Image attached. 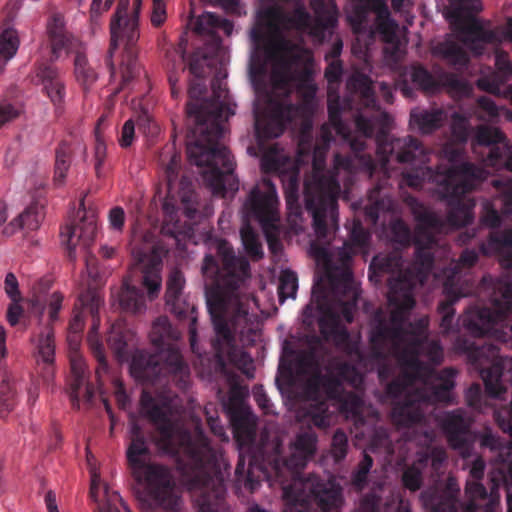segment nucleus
Segmentation results:
<instances>
[{"label":"nucleus","mask_w":512,"mask_h":512,"mask_svg":"<svg viewBox=\"0 0 512 512\" xmlns=\"http://www.w3.org/2000/svg\"><path fill=\"white\" fill-rule=\"evenodd\" d=\"M429 319L426 316L403 326V314L395 311L390 322L381 312L374 317L370 342L375 356L392 353L401 373L385 387L393 400L391 420L398 428H409L425 418L424 407L449 403L455 386L456 370L444 368L436 372L432 365L443 360V348L438 340L428 338Z\"/></svg>","instance_id":"nucleus-1"},{"label":"nucleus","mask_w":512,"mask_h":512,"mask_svg":"<svg viewBox=\"0 0 512 512\" xmlns=\"http://www.w3.org/2000/svg\"><path fill=\"white\" fill-rule=\"evenodd\" d=\"M352 96L358 97L361 105L370 110V115L361 112L355 116V127L364 138L375 136L376 152L383 165L390 160L407 164L402 172V182L419 189L423 184L434 183L440 198L447 201L448 223L455 226H467L474 219V202L463 198V194L472 186L473 181L486 176V172L472 164H464L446 171H434L427 165L430 151L420 140L413 136L393 138L388 130L392 118L382 110L377 102L371 78L362 73H355L346 83Z\"/></svg>","instance_id":"nucleus-2"},{"label":"nucleus","mask_w":512,"mask_h":512,"mask_svg":"<svg viewBox=\"0 0 512 512\" xmlns=\"http://www.w3.org/2000/svg\"><path fill=\"white\" fill-rule=\"evenodd\" d=\"M217 55L204 49L193 52L188 68L193 78L189 81L186 114L191 126L187 130V156L191 164L200 169L204 184L213 194L229 190L236 192L239 182L234 177L235 161L229 149L221 143L223 124L235 114L226 84L217 76L211 81L212 96L204 99L206 77L216 68Z\"/></svg>","instance_id":"nucleus-3"},{"label":"nucleus","mask_w":512,"mask_h":512,"mask_svg":"<svg viewBox=\"0 0 512 512\" xmlns=\"http://www.w3.org/2000/svg\"><path fill=\"white\" fill-rule=\"evenodd\" d=\"M140 406L157 432V446L178 458L177 468L189 490L195 492L197 512H228L224 479L220 472L211 473L216 452L203 430L197 426L189 431L174 417L167 399L155 398L146 390L141 393Z\"/></svg>","instance_id":"nucleus-4"},{"label":"nucleus","mask_w":512,"mask_h":512,"mask_svg":"<svg viewBox=\"0 0 512 512\" xmlns=\"http://www.w3.org/2000/svg\"><path fill=\"white\" fill-rule=\"evenodd\" d=\"M216 254L221 266L212 254L204 257L202 265V274L212 285L206 293L207 309L216 334L212 347L219 362H235L239 351L234 334H243L252 318L248 312L251 295L245 292L250 264L246 258L236 256L226 240L217 242Z\"/></svg>","instance_id":"nucleus-5"},{"label":"nucleus","mask_w":512,"mask_h":512,"mask_svg":"<svg viewBox=\"0 0 512 512\" xmlns=\"http://www.w3.org/2000/svg\"><path fill=\"white\" fill-rule=\"evenodd\" d=\"M411 211L416 221L415 258L411 268L403 270V259L399 253L376 255L369 266V279L375 284L387 281L388 302L393 307L389 319L395 311L403 314V326L411 323L409 313L415 306L414 290L423 285L434 266L433 250L438 244L437 235L450 228H460L448 223L437 213L429 210L416 199H412Z\"/></svg>","instance_id":"nucleus-6"},{"label":"nucleus","mask_w":512,"mask_h":512,"mask_svg":"<svg viewBox=\"0 0 512 512\" xmlns=\"http://www.w3.org/2000/svg\"><path fill=\"white\" fill-rule=\"evenodd\" d=\"M149 337L151 343L162 351L155 354L135 351L130 364L131 375L145 384H155L162 377H171L180 390H186L190 384V368L179 350L169 346V342L176 339V332L167 317L154 321Z\"/></svg>","instance_id":"nucleus-7"},{"label":"nucleus","mask_w":512,"mask_h":512,"mask_svg":"<svg viewBox=\"0 0 512 512\" xmlns=\"http://www.w3.org/2000/svg\"><path fill=\"white\" fill-rule=\"evenodd\" d=\"M328 144L316 146L313 151L312 175L304 182V200L312 216L316 238L329 244L339 228L338 198L341 192L339 179L334 171H325V154Z\"/></svg>","instance_id":"nucleus-8"},{"label":"nucleus","mask_w":512,"mask_h":512,"mask_svg":"<svg viewBox=\"0 0 512 512\" xmlns=\"http://www.w3.org/2000/svg\"><path fill=\"white\" fill-rule=\"evenodd\" d=\"M127 460L139 481L145 482L144 512H154V507L177 510L180 498L175 491L172 475L159 464H146L150 451L142 429L134 424L131 429V442L127 449Z\"/></svg>","instance_id":"nucleus-9"},{"label":"nucleus","mask_w":512,"mask_h":512,"mask_svg":"<svg viewBox=\"0 0 512 512\" xmlns=\"http://www.w3.org/2000/svg\"><path fill=\"white\" fill-rule=\"evenodd\" d=\"M478 260V253L473 249H465L459 256L456 262H451L450 265L443 270V294L445 299L438 305V313L441 315L440 328L442 333L448 334L453 328L455 317L454 304L463 297L476 295L481 301L488 300L489 296L482 289V281L485 277H491L494 281L502 278L504 268H502L501 275L497 278L491 275H484L480 282L476 284L473 277L465 273L464 269L473 267Z\"/></svg>","instance_id":"nucleus-10"},{"label":"nucleus","mask_w":512,"mask_h":512,"mask_svg":"<svg viewBox=\"0 0 512 512\" xmlns=\"http://www.w3.org/2000/svg\"><path fill=\"white\" fill-rule=\"evenodd\" d=\"M141 5L142 0H133V9L129 12L130 0H120L110 21L109 58L112 57L119 43H123L125 57L121 63V76L124 84H128L140 73L135 46L140 36L139 13Z\"/></svg>","instance_id":"nucleus-11"},{"label":"nucleus","mask_w":512,"mask_h":512,"mask_svg":"<svg viewBox=\"0 0 512 512\" xmlns=\"http://www.w3.org/2000/svg\"><path fill=\"white\" fill-rule=\"evenodd\" d=\"M453 10L451 17L454 24L463 34L464 43L475 55H482L486 44L499 45L503 40L512 42V17L508 18L504 27L486 29L481 21L472 13L481 10L479 0H451Z\"/></svg>","instance_id":"nucleus-12"},{"label":"nucleus","mask_w":512,"mask_h":512,"mask_svg":"<svg viewBox=\"0 0 512 512\" xmlns=\"http://www.w3.org/2000/svg\"><path fill=\"white\" fill-rule=\"evenodd\" d=\"M485 461L478 457L471 465L469 479L466 482L465 494L467 503L463 512H495L499 505V489L503 487L507 493L508 475L512 474V461L502 460L490 473L491 487L488 492L480 482L485 472Z\"/></svg>","instance_id":"nucleus-13"},{"label":"nucleus","mask_w":512,"mask_h":512,"mask_svg":"<svg viewBox=\"0 0 512 512\" xmlns=\"http://www.w3.org/2000/svg\"><path fill=\"white\" fill-rule=\"evenodd\" d=\"M318 435L311 426L301 428L289 444V456L281 455V443L274 446V454L268 463L276 479L284 483L288 478L296 479L317 451Z\"/></svg>","instance_id":"nucleus-14"},{"label":"nucleus","mask_w":512,"mask_h":512,"mask_svg":"<svg viewBox=\"0 0 512 512\" xmlns=\"http://www.w3.org/2000/svg\"><path fill=\"white\" fill-rule=\"evenodd\" d=\"M279 199L274 183L263 178L262 182L252 188L245 200L242 212L247 220H255L266 234L269 248L276 252L280 246L279 240L272 235L277 230L279 216Z\"/></svg>","instance_id":"nucleus-15"},{"label":"nucleus","mask_w":512,"mask_h":512,"mask_svg":"<svg viewBox=\"0 0 512 512\" xmlns=\"http://www.w3.org/2000/svg\"><path fill=\"white\" fill-rule=\"evenodd\" d=\"M266 54L273 65V86L285 92H288L289 85L294 79V68L306 63L310 58L308 50L282 36L269 41Z\"/></svg>","instance_id":"nucleus-16"},{"label":"nucleus","mask_w":512,"mask_h":512,"mask_svg":"<svg viewBox=\"0 0 512 512\" xmlns=\"http://www.w3.org/2000/svg\"><path fill=\"white\" fill-rule=\"evenodd\" d=\"M261 168L265 173H275L279 176L286 200L287 209L291 214H299L300 169L296 162L283 154L277 145L270 147L261 159Z\"/></svg>","instance_id":"nucleus-17"},{"label":"nucleus","mask_w":512,"mask_h":512,"mask_svg":"<svg viewBox=\"0 0 512 512\" xmlns=\"http://www.w3.org/2000/svg\"><path fill=\"white\" fill-rule=\"evenodd\" d=\"M329 282L334 304L327 307L326 316L331 321L332 327L336 328L340 320L352 323L360 296L352 272L343 269L338 274H331Z\"/></svg>","instance_id":"nucleus-18"},{"label":"nucleus","mask_w":512,"mask_h":512,"mask_svg":"<svg viewBox=\"0 0 512 512\" xmlns=\"http://www.w3.org/2000/svg\"><path fill=\"white\" fill-rule=\"evenodd\" d=\"M131 253L142 265V284L152 300L158 296L162 284V259L154 235L145 233L139 243L134 239L131 244Z\"/></svg>","instance_id":"nucleus-19"},{"label":"nucleus","mask_w":512,"mask_h":512,"mask_svg":"<svg viewBox=\"0 0 512 512\" xmlns=\"http://www.w3.org/2000/svg\"><path fill=\"white\" fill-rule=\"evenodd\" d=\"M491 185L496 189L503 186L502 214L512 216V179H492ZM483 254L497 253L499 263L504 269H512V227L504 231H490L487 244L482 243Z\"/></svg>","instance_id":"nucleus-20"},{"label":"nucleus","mask_w":512,"mask_h":512,"mask_svg":"<svg viewBox=\"0 0 512 512\" xmlns=\"http://www.w3.org/2000/svg\"><path fill=\"white\" fill-rule=\"evenodd\" d=\"M477 146L488 148L484 159L486 166L512 172V145L507 142L505 135L498 128L479 126L475 134L474 149Z\"/></svg>","instance_id":"nucleus-21"},{"label":"nucleus","mask_w":512,"mask_h":512,"mask_svg":"<svg viewBox=\"0 0 512 512\" xmlns=\"http://www.w3.org/2000/svg\"><path fill=\"white\" fill-rule=\"evenodd\" d=\"M298 114L299 107L286 99L270 100L267 111L255 117L256 133L260 138H277L283 134Z\"/></svg>","instance_id":"nucleus-22"},{"label":"nucleus","mask_w":512,"mask_h":512,"mask_svg":"<svg viewBox=\"0 0 512 512\" xmlns=\"http://www.w3.org/2000/svg\"><path fill=\"white\" fill-rule=\"evenodd\" d=\"M410 78L418 89L428 94H434L440 91L442 87H447L459 94H466L469 91L467 81L457 74L442 72L437 79L422 65L411 67Z\"/></svg>","instance_id":"nucleus-23"},{"label":"nucleus","mask_w":512,"mask_h":512,"mask_svg":"<svg viewBox=\"0 0 512 512\" xmlns=\"http://www.w3.org/2000/svg\"><path fill=\"white\" fill-rule=\"evenodd\" d=\"M78 301L83 306V308H85L91 314L93 318L91 332L88 340L91 352L98 363L95 372L98 379H100L102 375L106 374L108 371V362L105 356V349L103 344L98 339H96L93 334L97 333L100 325L98 313L100 305L102 304V298L98 292L88 289L87 291L80 294Z\"/></svg>","instance_id":"nucleus-24"},{"label":"nucleus","mask_w":512,"mask_h":512,"mask_svg":"<svg viewBox=\"0 0 512 512\" xmlns=\"http://www.w3.org/2000/svg\"><path fill=\"white\" fill-rule=\"evenodd\" d=\"M97 233V222L93 211L84 213L76 224L68 225L60 232L61 242L67 248V256L76 259V246L79 244L87 249L94 241Z\"/></svg>","instance_id":"nucleus-25"},{"label":"nucleus","mask_w":512,"mask_h":512,"mask_svg":"<svg viewBox=\"0 0 512 512\" xmlns=\"http://www.w3.org/2000/svg\"><path fill=\"white\" fill-rule=\"evenodd\" d=\"M228 415L239 450L249 449L256 439V417L249 407L234 400L228 407Z\"/></svg>","instance_id":"nucleus-26"},{"label":"nucleus","mask_w":512,"mask_h":512,"mask_svg":"<svg viewBox=\"0 0 512 512\" xmlns=\"http://www.w3.org/2000/svg\"><path fill=\"white\" fill-rule=\"evenodd\" d=\"M470 419L462 409L445 414L441 426L449 445L463 454L471 448Z\"/></svg>","instance_id":"nucleus-27"},{"label":"nucleus","mask_w":512,"mask_h":512,"mask_svg":"<svg viewBox=\"0 0 512 512\" xmlns=\"http://www.w3.org/2000/svg\"><path fill=\"white\" fill-rule=\"evenodd\" d=\"M68 395L74 409L80 408L81 400L85 403H90L94 397L93 386L86 382L85 364L81 359L71 360Z\"/></svg>","instance_id":"nucleus-28"},{"label":"nucleus","mask_w":512,"mask_h":512,"mask_svg":"<svg viewBox=\"0 0 512 512\" xmlns=\"http://www.w3.org/2000/svg\"><path fill=\"white\" fill-rule=\"evenodd\" d=\"M46 26L54 59H58L63 51L69 52L76 47L77 39L67 32L65 19L61 13H53Z\"/></svg>","instance_id":"nucleus-29"},{"label":"nucleus","mask_w":512,"mask_h":512,"mask_svg":"<svg viewBox=\"0 0 512 512\" xmlns=\"http://www.w3.org/2000/svg\"><path fill=\"white\" fill-rule=\"evenodd\" d=\"M192 25L195 33L211 37L213 45L209 53L214 55H217V50L221 45V38L216 34L217 30H223L226 35H230L233 31L232 22L227 19H222L211 12H205L197 17ZM206 52L208 53V51Z\"/></svg>","instance_id":"nucleus-30"},{"label":"nucleus","mask_w":512,"mask_h":512,"mask_svg":"<svg viewBox=\"0 0 512 512\" xmlns=\"http://www.w3.org/2000/svg\"><path fill=\"white\" fill-rule=\"evenodd\" d=\"M90 496L97 503V512H131L118 492L102 484L97 475H92Z\"/></svg>","instance_id":"nucleus-31"},{"label":"nucleus","mask_w":512,"mask_h":512,"mask_svg":"<svg viewBox=\"0 0 512 512\" xmlns=\"http://www.w3.org/2000/svg\"><path fill=\"white\" fill-rule=\"evenodd\" d=\"M285 353L292 358L293 361L288 364L281 363L280 369L292 377L294 369L299 375H308L320 368V361L315 347H309L304 350L285 349Z\"/></svg>","instance_id":"nucleus-32"},{"label":"nucleus","mask_w":512,"mask_h":512,"mask_svg":"<svg viewBox=\"0 0 512 512\" xmlns=\"http://www.w3.org/2000/svg\"><path fill=\"white\" fill-rule=\"evenodd\" d=\"M38 77L51 102L55 106L61 105L66 96V87L60 70L53 64H46L40 67Z\"/></svg>","instance_id":"nucleus-33"},{"label":"nucleus","mask_w":512,"mask_h":512,"mask_svg":"<svg viewBox=\"0 0 512 512\" xmlns=\"http://www.w3.org/2000/svg\"><path fill=\"white\" fill-rule=\"evenodd\" d=\"M446 119L447 114L441 108L430 110L416 108L410 112V124L424 135L441 128Z\"/></svg>","instance_id":"nucleus-34"},{"label":"nucleus","mask_w":512,"mask_h":512,"mask_svg":"<svg viewBox=\"0 0 512 512\" xmlns=\"http://www.w3.org/2000/svg\"><path fill=\"white\" fill-rule=\"evenodd\" d=\"M459 492H422L420 500L429 512H459Z\"/></svg>","instance_id":"nucleus-35"},{"label":"nucleus","mask_w":512,"mask_h":512,"mask_svg":"<svg viewBox=\"0 0 512 512\" xmlns=\"http://www.w3.org/2000/svg\"><path fill=\"white\" fill-rule=\"evenodd\" d=\"M117 301L119 307L125 312L141 313L146 308L145 296L142 290L130 285L127 281H124L118 293Z\"/></svg>","instance_id":"nucleus-36"},{"label":"nucleus","mask_w":512,"mask_h":512,"mask_svg":"<svg viewBox=\"0 0 512 512\" xmlns=\"http://www.w3.org/2000/svg\"><path fill=\"white\" fill-rule=\"evenodd\" d=\"M75 152V144L62 140L55 149L54 181L57 185L64 183L67 172L72 163Z\"/></svg>","instance_id":"nucleus-37"},{"label":"nucleus","mask_w":512,"mask_h":512,"mask_svg":"<svg viewBox=\"0 0 512 512\" xmlns=\"http://www.w3.org/2000/svg\"><path fill=\"white\" fill-rule=\"evenodd\" d=\"M318 507L322 512H339L342 504L340 489L333 485H317L313 491Z\"/></svg>","instance_id":"nucleus-38"},{"label":"nucleus","mask_w":512,"mask_h":512,"mask_svg":"<svg viewBox=\"0 0 512 512\" xmlns=\"http://www.w3.org/2000/svg\"><path fill=\"white\" fill-rule=\"evenodd\" d=\"M368 5V8L376 14L377 28L380 33L392 34L397 26L390 16L387 0H359Z\"/></svg>","instance_id":"nucleus-39"},{"label":"nucleus","mask_w":512,"mask_h":512,"mask_svg":"<svg viewBox=\"0 0 512 512\" xmlns=\"http://www.w3.org/2000/svg\"><path fill=\"white\" fill-rule=\"evenodd\" d=\"M416 228L412 234L410 227L401 218H396L389 223L388 238L398 248H407L413 243L415 245Z\"/></svg>","instance_id":"nucleus-40"},{"label":"nucleus","mask_w":512,"mask_h":512,"mask_svg":"<svg viewBox=\"0 0 512 512\" xmlns=\"http://www.w3.org/2000/svg\"><path fill=\"white\" fill-rule=\"evenodd\" d=\"M132 339L133 334L129 330L113 326L108 334L107 343L116 357L123 360L129 356V347Z\"/></svg>","instance_id":"nucleus-41"},{"label":"nucleus","mask_w":512,"mask_h":512,"mask_svg":"<svg viewBox=\"0 0 512 512\" xmlns=\"http://www.w3.org/2000/svg\"><path fill=\"white\" fill-rule=\"evenodd\" d=\"M389 209L390 202L381 195V187L377 184L368 192V203L364 208L365 216L373 224H376L380 213Z\"/></svg>","instance_id":"nucleus-42"},{"label":"nucleus","mask_w":512,"mask_h":512,"mask_svg":"<svg viewBox=\"0 0 512 512\" xmlns=\"http://www.w3.org/2000/svg\"><path fill=\"white\" fill-rule=\"evenodd\" d=\"M500 195L492 200H484L482 203V213L480 217L481 225L489 228H497L501 225V216L498 208L502 211L503 186L496 189Z\"/></svg>","instance_id":"nucleus-43"},{"label":"nucleus","mask_w":512,"mask_h":512,"mask_svg":"<svg viewBox=\"0 0 512 512\" xmlns=\"http://www.w3.org/2000/svg\"><path fill=\"white\" fill-rule=\"evenodd\" d=\"M74 74L77 82L85 91L88 90L98 78L97 73L90 66L86 55L81 51H77L74 58Z\"/></svg>","instance_id":"nucleus-44"},{"label":"nucleus","mask_w":512,"mask_h":512,"mask_svg":"<svg viewBox=\"0 0 512 512\" xmlns=\"http://www.w3.org/2000/svg\"><path fill=\"white\" fill-rule=\"evenodd\" d=\"M416 458L422 461L421 465L426 471L430 469L431 475H438L442 471L447 454L441 448L432 447L417 453Z\"/></svg>","instance_id":"nucleus-45"},{"label":"nucleus","mask_w":512,"mask_h":512,"mask_svg":"<svg viewBox=\"0 0 512 512\" xmlns=\"http://www.w3.org/2000/svg\"><path fill=\"white\" fill-rule=\"evenodd\" d=\"M43 218L42 207H40L37 203H32L29 205L19 216L14 219L10 226L14 229L18 228H26L28 230H36L41 223Z\"/></svg>","instance_id":"nucleus-46"},{"label":"nucleus","mask_w":512,"mask_h":512,"mask_svg":"<svg viewBox=\"0 0 512 512\" xmlns=\"http://www.w3.org/2000/svg\"><path fill=\"white\" fill-rule=\"evenodd\" d=\"M421 462V460H417L416 458L411 465L406 466L403 470L401 478L402 484L411 492L418 491L423 485L426 470L421 465Z\"/></svg>","instance_id":"nucleus-47"},{"label":"nucleus","mask_w":512,"mask_h":512,"mask_svg":"<svg viewBox=\"0 0 512 512\" xmlns=\"http://www.w3.org/2000/svg\"><path fill=\"white\" fill-rule=\"evenodd\" d=\"M306 416L319 429H326L331 424V412L326 401L312 402L307 408Z\"/></svg>","instance_id":"nucleus-48"},{"label":"nucleus","mask_w":512,"mask_h":512,"mask_svg":"<svg viewBox=\"0 0 512 512\" xmlns=\"http://www.w3.org/2000/svg\"><path fill=\"white\" fill-rule=\"evenodd\" d=\"M235 481L238 487H244L250 493L256 491L260 486V481L253 476L251 468L245 470V456L242 450L239 452L238 462L235 468Z\"/></svg>","instance_id":"nucleus-49"},{"label":"nucleus","mask_w":512,"mask_h":512,"mask_svg":"<svg viewBox=\"0 0 512 512\" xmlns=\"http://www.w3.org/2000/svg\"><path fill=\"white\" fill-rule=\"evenodd\" d=\"M373 467V458L363 453V458L357 464L356 468L351 474V485L357 491H362L368 484V476Z\"/></svg>","instance_id":"nucleus-50"},{"label":"nucleus","mask_w":512,"mask_h":512,"mask_svg":"<svg viewBox=\"0 0 512 512\" xmlns=\"http://www.w3.org/2000/svg\"><path fill=\"white\" fill-rule=\"evenodd\" d=\"M38 352L42 361L47 365L54 363L55 357V338L53 327H45L39 336Z\"/></svg>","instance_id":"nucleus-51"},{"label":"nucleus","mask_w":512,"mask_h":512,"mask_svg":"<svg viewBox=\"0 0 512 512\" xmlns=\"http://www.w3.org/2000/svg\"><path fill=\"white\" fill-rule=\"evenodd\" d=\"M18 33L14 28H6L0 35V56L6 60H11L19 48Z\"/></svg>","instance_id":"nucleus-52"},{"label":"nucleus","mask_w":512,"mask_h":512,"mask_svg":"<svg viewBox=\"0 0 512 512\" xmlns=\"http://www.w3.org/2000/svg\"><path fill=\"white\" fill-rule=\"evenodd\" d=\"M298 289V278L295 272L284 270L279 278L278 296L280 303L288 298H295Z\"/></svg>","instance_id":"nucleus-53"},{"label":"nucleus","mask_w":512,"mask_h":512,"mask_svg":"<svg viewBox=\"0 0 512 512\" xmlns=\"http://www.w3.org/2000/svg\"><path fill=\"white\" fill-rule=\"evenodd\" d=\"M327 108L329 122L335 129L336 133L339 135H345V127L347 126L341 118L342 106L340 97L338 95L332 96L330 94Z\"/></svg>","instance_id":"nucleus-54"},{"label":"nucleus","mask_w":512,"mask_h":512,"mask_svg":"<svg viewBox=\"0 0 512 512\" xmlns=\"http://www.w3.org/2000/svg\"><path fill=\"white\" fill-rule=\"evenodd\" d=\"M185 279L183 273L179 269H173L166 282L165 301L172 302L179 296H183V288Z\"/></svg>","instance_id":"nucleus-55"},{"label":"nucleus","mask_w":512,"mask_h":512,"mask_svg":"<svg viewBox=\"0 0 512 512\" xmlns=\"http://www.w3.org/2000/svg\"><path fill=\"white\" fill-rule=\"evenodd\" d=\"M443 58L453 65L465 66L468 57L465 51L456 43L448 42L440 45L438 48Z\"/></svg>","instance_id":"nucleus-56"},{"label":"nucleus","mask_w":512,"mask_h":512,"mask_svg":"<svg viewBox=\"0 0 512 512\" xmlns=\"http://www.w3.org/2000/svg\"><path fill=\"white\" fill-rule=\"evenodd\" d=\"M322 386L328 399H341L343 384L341 383L339 376L335 375L334 372L329 371L325 374L322 373Z\"/></svg>","instance_id":"nucleus-57"},{"label":"nucleus","mask_w":512,"mask_h":512,"mask_svg":"<svg viewBox=\"0 0 512 512\" xmlns=\"http://www.w3.org/2000/svg\"><path fill=\"white\" fill-rule=\"evenodd\" d=\"M309 377L305 383V395L311 402L324 401L321 398L322 372L321 369L308 374Z\"/></svg>","instance_id":"nucleus-58"},{"label":"nucleus","mask_w":512,"mask_h":512,"mask_svg":"<svg viewBox=\"0 0 512 512\" xmlns=\"http://www.w3.org/2000/svg\"><path fill=\"white\" fill-rule=\"evenodd\" d=\"M330 452L335 462L345 459L348 452V437L342 429H337L333 434Z\"/></svg>","instance_id":"nucleus-59"},{"label":"nucleus","mask_w":512,"mask_h":512,"mask_svg":"<svg viewBox=\"0 0 512 512\" xmlns=\"http://www.w3.org/2000/svg\"><path fill=\"white\" fill-rule=\"evenodd\" d=\"M241 239L246 252L255 259H260L263 256L262 245L258 236L250 228L241 230Z\"/></svg>","instance_id":"nucleus-60"},{"label":"nucleus","mask_w":512,"mask_h":512,"mask_svg":"<svg viewBox=\"0 0 512 512\" xmlns=\"http://www.w3.org/2000/svg\"><path fill=\"white\" fill-rule=\"evenodd\" d=\"M64 296L61 292L55 291L46 299V308L48 310V324L46 327H53V324L59 320V312L62 309Z\"/></svg>","instance_id":"nucleus-61"},{"label":"nucleus","mask_w":512,"mask_h":512,"mask_svg":"<svg viewBox=\"0 0 512 512\" xmlns=\"http://www.w3.org/2000/svg\"><path fill=\"white\" fill-rule=\"evenodd\" d=\"M335 375L339 376L341 383L344 381L354 384L358 378L357 369L350 363L339 361L333 365V371Z\"/></svg>","instance_id":"nucleus-62"},{"label":"nucleus","mask_w":512,"mask_h":512,"mask_svg":"<svg viewBox=\"0 0 512 512\" xmlns=\"http://www.w3.org/2000/svg\"><path fill=\"white\" fill-rule=\"evenodd\" d=\"M170 311L179 319H185L195 311V306L186 301L183 296H179L172 302H166Z\"/></svg>","instance_id":"nucleus-63"},{"label":"nucleus","mask_w":512,"mask_h":512,"mask_svg":"<svg viewBox=\"0 0 512 512\" xmlns=\"http://www.w3.org/2000/svg\"><path fill=\"white\" fill-rule=\"evenodd\" d=\"M370 239L369 232L363 227L360 220H354L350 231V241L354 246L364 248Z\"/></svg>","instance_id":"nucleus-64"}]
</instances>
